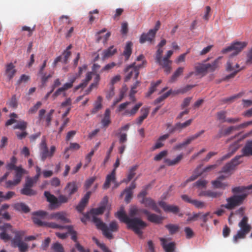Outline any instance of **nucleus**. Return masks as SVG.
<instances>
[{"mask_svg": "<svg viewBox=\"0 0 252 252\" xmlns=\"http://www.w3.org/2000/svg\"><path fill=\"white\" fill-rule=\"evenodd\" d=\"M117 52V49L113 46L110 47L103 51L102 58L103 60L108 59L113 56Z\"/></svg>", "mask_w": 252, "mask_h": 252, "instance_id": "393cba45", "label": "nucleus"}, {"mask_svg": "<svg viewBox=\"0 0 252 252\" xmlns=\"http://www.w3.org/2000/svg\"><path fill=\"white\" fill-rule=\"evenodd\" d=\"M148 220L151 222L159 224L161 223L163 218L162 217L155 214H151V215L148 216Z\"/></svg>", "mask_w": 252, "mask_h": 252, "instance_id": "2f4dec72", "label": "nucleus"}, {"mask_svg": "<svg viewBox=\"0 0 252 252\" xmlns=\"http://www.w3.org/2000/svg\"><path fill=\"white\" fill-rule=\"evenodd\" d=\"M16 72L17 70L15 68V66L12 63H9L5 64L4 74L9 81L14 77Z\"/></svg>", "mask_w": 252, "mask_h": 252, "instance_id": "9b49d317", "label": "nucleus"}, {"mask_svg": "<svg viewBox=\"0 0 252 252\" xmlns=\"http://www.w3.org/2000/svg\"><path fill=\"white\" fill-rule=\"evenodd\" d=\"M14 209L18 211H21L25 213L30 211L29 207L24 203H17L13 205Z\"/></svg>", "mask_w": 252, "mask_h": 252, "instance_id": "5701e85b", "label": "nucleus"}, {"mask_svg": "<svg viewBox=\"0 0 252 252\" xmlns=\"http://www.w3.org/2000/svg\"><path fill=\"white\" fill-rule=\"evenodd\" d=\"M150 108L147 107H143L141 110V115L136 119V124L138 125H140L143 123V121L146 119L149 113Z\"/></svg>", "mask_w": 252, "mask_h": 252, "instance_id": "f3484780", "label": "nucleus"}, {"mask_svg": "<svg viewBox=\"0 0 252 252\" xmlns=\"http://www.w3.org/2000/svg\"><path fill=\"white\" fill-rule=\"evenodd\" d=\"M159 65H161L162 68L164 69V71L167 73L168 74L170 72L171 67V64L170 63H165V62H161L159 63H158Z\"/></svg>", "mask_w": 252, "mask_h": 252, "instance_id": "3c124183", "label": "nucleus"}, {"mask_svg": "<svg viewBox=\"0 0 252 252\" xmlns=\"http://www.w3.org/2000/svg\"><path fill=\"white\" fill-rule=\"evenodd\" d=\"M204 133V130H201V131L195 133V134L189 137L182 143H179V144L176 145L174 147V149H176V150H180L182 148L185 147L187 145L190 144V143L192 141L195 140L196 139H197V138L200 137Z\"/></svg>", "mask_w": 252, "mask_h": 252, "instance_id": "9d476101", "label": "nucleus"}, {"mask_svg": "<svg viewBox=\"0 0 252 252\" xmlns=\"http://www.w3.org/2000/svg\"><path fill=\"white\" fill-rule=\"evenodd\" d=\"M242 151L243 156H252V140L247 142Z\"/></svg>", "mask_w": 252, "mask_h": 252, "instance_id": "b1692460", "label": "nucleus"}, {"mask_svg": "<svg viewBox=\"0 0 252 252\" xmlns=\"http://www.w3.org/2000/svg\"><path fill=\"white\" fill-rule=\"evenodd\" d=\"M2 232L0 233V238L4 242H7L11 239L10 236L6 233V231L2 230Z\"/></svg>", "mask_w": 252, "mask_h": 252, "instance_id": "0e129e2a", "label": "nucleus"}, {"mask_svg": "<svg viewBox=\"0 0 252 252\" xmlns=\"http://www.w3.org/2000/svg\"><path fill=\"white\" fill-rule=\"evenodd\" d=\"M238 149V146L237 144L236 143H234L230 147L229 150V152L227 154V155L225 156H223L222 158H229L230 157L232 156V155L237 151Z\"/></svg>", "mask_w": 252, "mask_h": 252, "instance_id": "8fccbe9b", "label": "nucleus"}, {"mask_svg": "<svg viewBox=\"0 0 252 252\" xmlns=\"http://www.w3.org/2000/svg\"><path fill=\"white\" fill-rule=\"evenodd\" d=\"M141 213L146 215L147 218L151 214L147 209H139L135 206H133L129 209L128 216L123 209H122L116 213L115 216L121 222L126 223L127 228L131 229L139 238H142V230L147 227V224L140 218L135 217L136 216H139Z\"/></svg>", "mask_w": 252, "mask_h": 252, "instance_id": "f257e3e1", "label": "nucleus"}, {"mask_svg": "<svg viewBox=\"0 0 252 252\" xmlns=\"http://www.w3.org/2000/svg\"><path fill=\"white\" fill-rule=\"evenodd\" d=\"M159 205L166 212H170L176 214L179 213L180 211L178 206L167 204L166 202L162 201L159 202Z\"/></svg>", "mask_w": 252, "mask_h": 252, "instance_id": "4468645a", "label": "nucleus"}, {"mask_svg": "<svg viewBox=\"0 0 252 252\" xmlns=\"http://www.w3.org/2000/svg\"><path fill=\"white\" fill-rule=\"evenodd\" d=\"M155 36H152L149 34V31L147 34L143 33L140 38V42L141 43H144L146 41H151Z\"/></svg>", "mask_w": 252, "mask_h": 252, "instance_id": "79ce46f5", "label": "nucleus"}, {"mask_svg": "<svg viewBox=\"0 0 252 252\" xmlns=\"http://www.w3.org/2000/svg\"><path fill=\"white\" fill-rule=\"evenodd\" d=\"M125 193L126 194L125 200L126 203H128L130 202L132 197V191L130 190V189H125L123 192L121 193V196H123Z\"/></svg>", "mask_w": 252, "mask_h": 252, "instance_id": "a19ab883", "label": "nucleus"}, {"mask_svg": "<svg viewBox=\"0 0 252 252\" xmlns=\"http://www.w3.org/2000/svg\"><path fill=\"white\" fill-rule=\"evenodd\" d=\"M252 125V121H250L243 123L239 125L230 126V128L233 132V131H239L242 129H244Z\"/></svg>", "mask_w": 252, "mask_h": 252, "instance_id": "c85d7f7f", "label": "nucleus"}, {"mask_svg": "<svg viewBox=\"0 0 252 252\" xmlns=\"http://www.w3.org/2000/svg\"><path fill=\"white\" fill-rule=\"evenodd\" d=\"M91 195V192L90 191H88L81 199L79 204L76 207V209L78 212H82L84 210L89 201Z\"/></svg>", "mask_w": 252, "mask_h": 252, "instance_id": "2eb2a0df", "label": "nucleus"}, {"mask_svg": "<svg viewBox=\"0 0 252 252\" xmlns=\"http://www.w3.org/2000/svg\"><path fill=\"white\" fill-rule=\"evenodd\" d=\"M184 68L183 67H178L172 75L170 79V82L173 83L177 80V78L181 75L184 71Z\"/></svg>", "mask_w": 252, "mask_h": 252, "instance_id": "473e14b6", "label": "nucleus"}, {"mask_svg": "<svg viewBox=\"0 0 252 252\" xmlns=\"http://www.w3.org/2000/svg\"><path fill=\"white\" fill-rule=\"evenodd\" d=\"M248 218L246 216H244L241 220L239 222L238 226L240 227V230L244 231L247 233H249L251 230V227L250 225L248 223Z\"/></svg>", "mask_w": 252, "mask_h": 252, "instance_id": "a211bd4d", "label": "nucleus"}, {"mask_svg": "<svg viewBox=\"0 0 252 252\" xmlns=\"http://www.w3.org/2000/svg\"><path fill=\"white\" fill-rule=\"evenodd\" d=\"M165 227L168 229L171 234L175 233L179 229L178 225L172 224H167L165 225Z\"/></svg>", "mask_w": 252, "mask_h": 252, "instance_id": "c03bdc74", "label": "nucleus"}, {"mask_svg": "<svg viewBox=\"0 0 252 252\" xmlns=\"http://www.w3.org/2000/svg\"><path fill=\"white\" fill-rule=\"evenodd\" d=\"M163 53V50L160 48H158L156 56V62L157 63H159L161 62H162V54Z\"/></svg>", "mask_w": 252, "mask_h": 252, "instance_id": "5fc2aeb1", "label": "nucleus"}, {"mask_svg": "<svg viewBox=\"0 0 252 252\" xmlns=\"http://www.w3.org/2000/svg\"><path fill=\"white\" fill-rule=\"evenodd\" d=\"M66 229H67L68 233L71 235V239L74 241L75 243L78 242L77 241V233L73 230V226L72 225H66Z\"/></svg>", "mask_w": 252, "mask_h": 252, "instance_id": "ea45409f", "label": "nucleus"}, {"mask_svg": "<svg viewBox=\"0 0 252 252\" xmlns=\"http://www.w3.org/2000/svg\"><path fill=\"white\" fill-rule=\"evenodd\" d=\"M15 195V193L13 191H8L6 195H3V192L0 191V198L4 200H7L13 197Z\"/></svg>", "mask_w": 252, "mask_h": 252, "instance_id": "a18cd8bd", "label": "nucleus"}, {"mask_svg": "<svg viewBox=\"0 0 252 252\" xmlns=\"http://www.w3.org/2000/svg\"><path fill=\"white\" fill-rule=\"evenodd\" d=\"M67 85L64 84L62 87L59 88H58L55 93L53 94V97L54 98H56L59 95H60L62 93L65 92V91L67 90L68 88H67Z\"/></svg>", "mask_w": 252, "mask_h": 252, "instance_id": "37998d69", "label": "nucleus"}, {"mask_svg": "<svg viewBox=\"0 0 252 252\" xmlns=\"http://www.w3.org/2000/svg\"><path fill=\"white\" fill-rule=\"evenodd\" d=\"M32 220L35 224L39 226H45L46 222L42 221L39 217L33 216Z\"/></svg>", "mask_w": 252, "mask_h": 252, "instance_id": "e2e57ef3", "label": "nucleus"}, {"mask_svg": "<svg viewBox=\"0 0 252 252\" xmlns=\"http://www.w3.org/2000/svg\"><path fill=\"white\" fill-rule=\"evenodd\" d=\"M248 233L239 230L237 234L233 236V241L234 243H237L239 239H243L246 238V235Z\"/></svg>", "mask_w": 252, "mask_h": 252, "instance_id": "f704fd0d", "label": "nucleus"}, {"mask_svg": "<svg viewBox=\"0 0 252 252\" xmlns=\"http://www.w3.org/2000/svg\"><path fill=\"white\" fill-rule=\"evenodd\" d=\"M140 202L143 204L146 207L151 208L155 212L160 213V210L157 206L155 201L151 198H144L142 199Z\"/></svg>", "mask_w": 252, "mask_h": 252, "instance_id": "f8f14e48", "label": "nucleus"}, {"mask_svg": "<svg viewBox=\"0 0 252 252\" xmlns=\"http://www.w3.org/2000/svg\"><path fill=\"white\" fill-rule=\"evenodd\" d=\"M135 64V63H133L132 64L128 65L125 68L124 71L126 73V76L125 78V81L127 82L132 77L134 79H136L139 74V71L137 70L135 68L133 67V65Z\"/></svg>", "mask_w": 252, "mask_h": 252, "instance_id": "1a4fd4ad", "label": "nucleus"}, {"mask_svg": "<svg viewBox=\"0 0 252 252\" xmlns=\"http://www.w3.org/2000/svg\"><path fill=\"white\" fill-rule=\"evenodd\" d=\"M16 163V158H12V160L10 163H8L6 165V169L8 170H17V168L20 167H17L15 165Z\"/></svg>", "mask_w": 252, "mask_h": 252, "instance_id": "603ef678", "label": "nucleus"}, {"mask_svg": "<svg viewBox=\"0 0 252 252\" xmlns=\"http://www.w3.org/2000/svg\"><path fill=\"white\" fill-rule=\"evenodd\" d=\"M92 78V72H89L87 73L86 78L82 81V82L79 85L76 86L74 88V91H76L78 90L80 88H84L87 86L89 82Z\"/></svg>", "mask_w": 252, "mask_h": 252, "instance_id": "4be33fe9", "label": "nucleus"}, {"mask_svg": "<svg viewBox=\"0 0 252 252\" xmlns=\"http://www.w3.org/2000/svg\"><path fill=\"white\" fill-rule=\"evenodd\" d=\"M252 125V121H250L243 123L239 125L230 126V128L233 132V131H239L242 129H244Z\"/></svg>", "mask_w": 252, "mask_h": 252, "instance_id": "c756f323", "label": "nucleus"}, {"mask_svg": "<svg viewBox=\"0 0 252 252\" xmlns=\"http://www.w3.org/2000/svg\"><path fill=\"white\" fill-rule=\"evenodd\" d=\"M247 45V42H246L237 41L232 43L231 45L228 47L223 49L221 51V53L225 54L229 52L234 51L232 55H231V57L236 56L241 52V51L244 49Z\"/></svg>", "mask_w": 252, "mask_h": 252, "instance_id": "0eeeda50", "label": "nucleus"}, {"mask_svg": "<svg viewBox=\"0 0 252 252\" xmlns=\"http://www.w3.org/2000/svg\"><path fill=\"white\" fill-rule=\"evenodd\" d=\"M220 59L221 57H219L212 63H196L194 65L196 75H201L202 76H204L209 72L215 71L220 67Z\"/></svg>", "mask_w": 252, "mask_h": 252, "instance_id": "39448f33", "label": "nucleus"}, {"mask_svg": "<svg viewBox=\"0 0 252 252\" xmlns=\"http://www.w3.org/2000/svg\"><path fill=\"white\" fill-rule=\"evenodd\" d=\"M222 194V192L219 191H214L210 190H208L203 192L200 195L214 198H218L221 196Z\"/></svg>", "mask_w": 252, "mask_h": 252, "instance_id": "cd10ccee", "label": "nucleus"}, {"mask_svg": "<svg viewBox=\"0 0 252 252\" xmlns=\"http://www.w3.org/2000/svg\"><path fill=\"white\" fill-rule=\"evenodd\" d=\"M15 171V180L16 181V183H19L21 181L23 175L25 173V170L20 167Z\"/></svg>", "mask_w": 252, "mask_h": 252, "instance_id": "e433bc0d", "label": "nucleus"}, {"mask_svg": "<svg viewBox=\"0 0 252 252\" xmlns=\"http://www.w3.org/2000/svg\"><path fill=\"white\" fill-rule=\"evenodd\" d=\"M252 189V185L248 186H238L232 189L233 195L226 199V203L221 205V207L228 210L234 209L242 205L250 194L249 190Z\"/></svg>", "mask_w": 252, "mask_h": 252, "instance_id": "f03ea898", "label": "nucleus"}, {"mask_svg": "<svg viewBox=\"0 0 252 252\" xmlns=\"http://www.w3.org/2000/svg\"><path fill=\"white\" fill-rule=\"evenodd\" d=\"M16 123L17 124L13 126L14 129H19L23 131L26 129L28 125V124L26 122L23 120H20L19 121H17Z\"/></svg>", "mask_w": 252, "mask_h": 252, "instance_id": "58836bf2", "label": "nucleus"}, {"mask_svg": "<svg viewBox=\"0 0 252 252\" xmlns=\"http://www.w3.org/2000/svg\"><path fill=\"white\" fill-rule=\"evenodd\" d=\"M52 248L55 252H64L63 247L59 243H54Z\"/></svg>", "mask_w": 252, "mask_h": 252, "instance_id": "052dcab7", "label": "nucleus"}, {"mask_svg": "<svg viewBox=\"0 0 252 252\" xmlns=\"http://www.w3.org/2000/svg\"><path fill=\"white\" fill-rule=\"evenodd\" d=\"M59 220L64 223L71 222L70 219H68L67 217V214L64 212H63V213L61 216L60 219Z\"/></svg>", "mask_w": 252, "mask_h": 252, "instance_id": "69168bd1", "label": "nucleus"}, {"mask_svg": "<svg viewBox=\"0 0 252 252\" xmlns=\"http://www.w3.org/2000/svg\"><path fill=\"white\" fill-rule=\"evenodd\" d=\"M240 159V158H233L230 162L227 163L223 167L221 172L227 174V175H220L217 180L213 181L212 184L214 188L222 189H225L228 185L226 183H222V181L229 176L235 169V167L242 162V161L239 160Z\"/></svg>", "mask_w": 252, "mask_h": 252, "instance_id": "20e7f679", "label": "nucleus"}, {"mask_svg": "<svg viewBox=\"0 0 252 252\" xmlns=\"http://www.w3.org/2000/svg\"><path fill=\"white\" fill-rule=\"evenodd\" d=\"M44 196L47 199V201L50 203L51 208L58 207V198L54 195L50 193L48 191H45L44 193Z\"/></svg>", "mask_w": 252, "mask_h": 252, "instance_id": "dca6fc26", "label": "nucleus"}, {"mask_svg": "<svg viewBox=\"0 0 252 252\" xmlns=\"http://www.w3.org/2000/svg\"><path fill=\"white\" fill-rule=\"evenodd\" d=\"M75 248L79 252H90V250L88 249H85L79 242L75 243Z\"/></svg>", "mask_w": 252, "mask_h": 252, "instance_id": "774afa93", "label": "nucleus"}, {"mask_svg": "<svg viewBox=\"0 0 252 252\" xmlns=\"http://www.w3.org/2000/svg\"><path fill=\"white\" fill-rule=\"evenodd\" d=\"M107 196H104L100 202V206L96 208H93L90 211L92 217V221L95 224L97 229L102 231L103 235L108 239H112L113 235L108 230V226L99 218L96 216L101 215L105 210L108 203Z\"/></svg>", "mask_w": 252, "mask_h": 252, "instance_id": "7ed1b4c3", "label": "nucleus"}, {"mask_svg": "<svg viewBox=\"0 0 252 252\" xmlns=\"http://www.w3.org/2000/svg\"><path fill=\"white\" fill-rule=\"evenodd\" d=\"M42 103L40 101H38L33 107H31L29 110V114H34L36 113L37 110L39 108V107L41 106Z\"/></svg>", "mask_w": 252, "mask_h": 252, "instance_id": "680f3d73", "label": "nucleus"}, {"mask_svg": "<svg viewBox=\"0 0 252 252\" xmlns=\"http://www.w3.org/2000/svg\"><path fill=\"white\" fill-rule=\"evenodd\" d=\"M161 83V81L159 80L156 83L152 82L151 83V87L149 88V91L146 94V97H149L152 94H153L156 90L157 87Z\"/></svg>", "mask_w": 252, "mask_h": 252, "instance_id": "72a5a7b5", "label": "nucleus"}, {"mask_svg": "<svg viewBox=\"0 0 252 252\" xmlns=\"http://www.w3.org/2000/svg\"><path fill=\"white\" fill-rule=\"evenodd\" d=\"M143 105L142 102H138L133 106L131 109H126L123 115L126 116H133L137 112L139 109Z\"/></svg>", "mask_w": 252, "mask_h": 252, "instance_id": "6ab92c4d", "label": "nucleus"}, {"mask_svg": "<svg viewBox=\"0 0 252 252\" xmlns=\"http://www.w3.org/2000/svg\"><path fill=\"white\" fill-rule=\"evenodd\" d=\"M15 237L11 240V244L14 248H18L20 252H27L28 250V245L22 241L24 235L23 231L14 232Z\"/></svg>", "mask_w": 252, "mask_h": 252, "instance_id": "423d86ee", "label": "nucleus"}, {"mask_svg": "<svg viewBox=\"0 0 252 252\" xmlns=\"http://www.w3.org/2000/svg\"><path fill=\"white\" fill-rule=\"evenodd\" d=\"M137 167L138 166L136 165L133 166L129 169L127 178L123 180L124 182L127 183L134 177V176L135 175V171L137 170Z\"/></svg>", "mask_w": 252, "mask_h": 252, "instance_id": "7c9ffc66", "label": "nucleus"}, {"mask_svg": "<svg viewBox=\"0 0 252 252\" xmlns=\"http://www.w3.org/2000/svg\"><path fill=\"white\" fill-rule=\"evenodd\" d=\"M218 120L221 121V122H226V112L224 111H221L218 112L217 114Z\"/></svg>", "mask_w": 252, "mask_h": 252, "instance_id": "4d7b16f0", "label": "nucleus"}, {"mask_svg": "<svg viewBox=\"0 0 252 252\" xmlns=\"http://www.w3.org/2000/svg\"><path fill=\"white\" fill-rule=\"evenodd\" d=\"M133 44L131 42H127L123 52V55L125 56L126 60L127 61L129 59L132 53V47Z\"/></svg>", "mask_w": 252, "mask_h": 252, "instance_id": "a878e982", "label": "nucleus"}, {"mask_svg": "<svg viewBox=\"0 0 252 252\" xmlns=\"http://www.w3.org/2000/svg\"><path fill=\"white\" fill-rule=\"evenodd\" d=\"M207 183L208 182L207 181L203 179H200L194 183V186H196L198 188H204L206 187Z\"/></svg>", "mask_w": 252, "mask_h": 252, "instance_id": "338daca9", "label": "nucleus"}, {"mask_svg": "<svg viewBox=\"0 0 252 252\" xmlns=\"http://www.w3.org/2000/svg\"><path fill=\"white\" fill-rule=\"evenodd\" d=\"M181 158H174L171 160L170 158H164V162L168 166H173L179 163Z\"/></svg>", "mask_w": 252, "mask_h": 252, "instance_id": "49530a36", "label": "nucleus"}, {"mask_svg": "<svg viewBox=\"0 0 252 252\" xmlns=\"http://www.w3.org/2000/svg\"><path fill=\"white\" fill-rule=\"evenodd\" d=\"M161 245L165 252H174L176 248L175 242H167V239L163 238H160Z\"/></svg>", "mask_w": 252, "mask_h": 252, "instance_id": "ddd939ff", "label": "nucleus"}, {"mask_svg": "<svg viewBox=\"0 0 252 252\" xmlns=\"http://www.w3.org/2000/svg\"><path fill=\"white\" fill-rule=\"evenodd\" d=\"M45 226L54 229H63L66 228V226L58 224L55 222H46Z\"/></svg>", "mask_w": 252, "mask_h": 252, "instance_id": "de8ad7c7", "label": "nucleus"}, {"mask_svg": "<svg viewBox=\"0 0 252 252\" xmlns=\"http://www.w3.org/2000/svg\"><path fill=\"white\" fill-rule=\"evenodd\" d=\"M244 94L245 93L244 92H240L237 94H235L230 97L223 99L222 100V102L224 103L232 102L234 101V100L242 97Z\"/></svg>", "mask_w": 252, "mask_h": 252, "instance_id": "4c0bfd02", "label": "nucleus"}, {"mask_svg": "<svg viewBox=\"0 0 252 252\" xmlns=\"http://www.w3.org/2000/svg\"><path fill=\"white\" fill-rule=\"evenodd\" d=\"M116 180V172L113 170L111 173L106 176L105 183L103 184V189H107L110 187L111 182H114Z\"/></svg>", "mask_w": 252, "mask_h": 252, "instance_id": "aec40b11", "label": "nucleus"}, {"mask_svg": "<svg viewBox=\"0 0 252 252\" xmlns=\"http://www.w3.org/2000/svg\"><path fill=\"white\" fill-rule=\"evenodd\" d=\"M21 194L28 196H32L35 195L36 192L31 189L30 187L24 186V188L21 190Z\"/></svg>", "mask_w": 252, "mask_h": 252, "instance_id": "c9c22d12", "label": "nucleus"}, {"mask_svg": "<svg viewBox=\"0 0 252 252\" xmlns=\"http://www.w3.org/2000/svg\"><path fill=\"white\" fill-rule=\"evenodd\" d=\"M102 98L100 96H98L96 100L94 103V108L91 110V114H95L96 113L98 112V111L100 110L102 107V105L101 104Z\"/></svg>", "mask_w": 252, "mask_h": 252, "instance_id": "bb28decb", "label": "nucleus"}, {"mask_svg": "<svg viewBox=\"0 0 252 252\" xmlns=\"http://www.w3.org/2000/svg\"><path fill=\"white\" fill-rule=\"evenodd\" d=\"M33 216L41 217V218H45L47 219V217H48V213L44 211H38L36 212H34L32 213Z\"/></svg>", "mask_w": 252, "mask_h": 252, "instance_id": "13d9d810", "label": "nucleus"}, {"mask_svg": "<svg viewBox=\"0 0 252 252\" xmlns=\"http://www.w3.org/2000/svg\"><path fill=\"white\" fill-rule=\"evenodd\" d=\"M160 26V22L159 21H158L156 24L154 29L149 30V34L152 35V36H155L157 31L159 30Z\"/></svg>", "mask_w": 252, "mask_h": 252, "instance_id": "bf43d9fd", "label": "nucleus"}, {"mask_svg": "<svg viewBox=\"0 0 252 252\" xmlns=\"http://www.w3.org/2000/svg\"><path fill=\"white\" fill-rule=\"evenodd\" d=\"M109 231L112 234L111 232H117L119 229V225L116 221H112L109 224V227H108Z\"/></svg>", "mask_w": 252, "mask_h": 252, "instance_id": "09e8293b", "label": "nucleus"}, {"mask_svg": "<svg viewBox=\"0 0 252 252\" xmlns=\"http://www.w3.org/2000/svg\"><path fill=\"white\" fill-rule=\"evenodd\" d=\"M78 189L77 184L75 182L68 183L66 186L65 189L68 192L69 196L75 193Z\"/></svg>", "mask_w": 252, "mask_h": 252, "instance_id": "412c9836", "label": "nucleus"}, {"mask_svg": "<svg viewBox=\"0 0 252 252\" xmlns=\"http://www.w3.org/2000/svg\"><path fill=\"white\" fill-rule=\"evenodd\" d=\"M40 150L42 155V158L51 157L53 156V154L55 152L56 147L54 146H52L50 150H49L46 143V140L43 138L42 139L40 144Z\"/></svg>", "mask_w": 252, "mask_h": 252, "instance_id": "6e6552de", "label": "nucleus"}, {"mask_svg": "<svg viewBox=\"0 0 252 252\" xmlns=\"http://www.w3.org/2000/svg\"><path fill=\"white\" fill-rule=\"evenodd\" d=\"M62 213L63 212H58L51 214L50 215H49L48 217H47V219L49 220H59Z\"/></svg>", "mask_w": 252, "mask_h": 252, "instance_id": "864d4df0", "label": "nucleus"}, {"mask_svg": "<svg viewBox=\"0 0 252 252\" xmlns=\"http://www.w3.org/2000/svg\"><path fill=\"white\" fill-rule=\"evenodd\" d=\"M232 133V130L230 128V126L226 128L224 131L222 132L221 131H220L219 133L217 134V137L219 138L223 136H227Z\"/></svg>", "mask_w": 252, "mask_h": 252, "instance_id": "6e6d98bb", "label": "nucleus"}]
</instances>
